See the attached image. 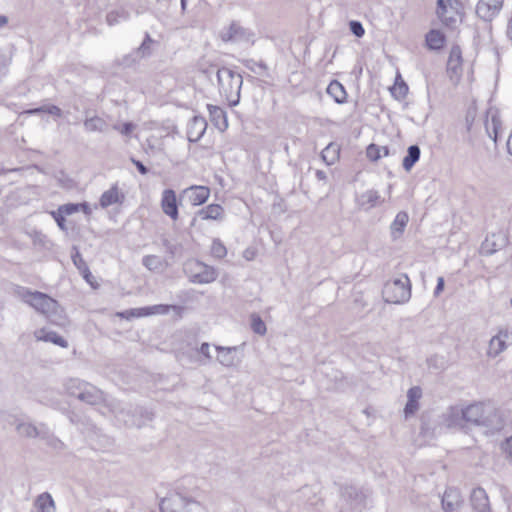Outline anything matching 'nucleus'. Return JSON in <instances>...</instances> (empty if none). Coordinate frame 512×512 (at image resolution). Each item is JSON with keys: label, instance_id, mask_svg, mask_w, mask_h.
<instances>
[{"label": "nucleus", "instance_id": "f257e3e1", "mask_svg": "<svg viewBox=\"0 0 512 512\" xmlns=\"http://www.w3.org/2000/svg\"><path fill=\"white\" fill-rule=\"evenodd\" d=\"M464 425L500 428L497 410L483 403H474L462 408Z\"/></svg>", "mask_w": 512, "mask_h": 512}, {"label": "nucleus", "instance_id": "f03ea898", "mask_svg": "<svg viewBox=\"0 0 512 512\" xmlns=\"http://www.w3.org/2000/svg\"><path fill=\"white\" fill-rule=\"evenodd\" d=\"M28 305L44 314L53 324L62 326L66 323V316L58 302L43 292L34 291Z\"/></svg>", "mask_w": 512, "mask_h": 512}, {"label": "nucleus", "instance_id": "7ed1b4c3", "mask_svg": "<svg viewBox=\"0 0 512 512\" xmlns=\"http://www.w3.org/2000/svg\"><path fill=\"white\" fill-rule=\"evenodd\" d=\"M216 75L220 93L225 96L230 106H236L240 100L242 76L226 67L219 68Z\"/></svg>", "mask_w": 512, "mask_h": 512}, {"label": "nucleus", "instance_id": "20e7f679", "mask_svg": "<svg viewBox=\"0 0 512 512\" xmlns=\"http://www.w3.org/2000/svg\"><path fill=\"white\" fill-rule=\"evenodd\" d=\"M109 410L115 415L119 422L127 427L141 428L152 421L154 414L145 408L137 407L133 411L121 405L118 401L109 404Z\"/></svg>", "mask_w": 512, "mask_h": 512}, {"label": "nucleus", "instance_id": "39448f33", "mask_svg": "<svg viewBox=\"0 0 512 512\" xmlns=\"http://www.w3.org/2000/svg\"><path fill=\"white\" fill-rule=\"evenodd\" d=\"M382 297L391 304H403L411 297V283L407 275L389 280L384 284Z\"/></svg>", "mask_w": 512, "mask_h": 512}, {"label": "nucleus", "instance_id": "423d86ee", "mask_svg": "<svg viewBox=\"0 0 512 512\" xmlns=\"http://www.w3.org/2000/svg\"><path fill=\"white\" fill-rule=\"evenodd\" d=\"M184 272L193 283L207 284L213 282L217 273L215 269L200 261H189L184 265Z\"/></svg>", "mask_w": 512, "mask_h": 512}, {"label": "nucleus", "instance_id": "0eeeda50", "mask_svg": "<svg viewBox=\"0 0 512 512\" xmlns=\"http://www.w3.org/2000/svg\"><path fill=\"white\" fill-rule=\"evenodd\" d=\"M461 3L459 0H437V15L449 28H455Z\"/></svg>", "mask_w": 512, "mask_h": 512}, {"label": "nucleus", "instance_id": "6e6552de", "mask_svg": "<svg viewBox=\"0 0 512 512\" xmlns=\"http://www.w3.org/2000/svg\"><path fill=\"white\" fill-rule=\"evenodd\" d=\"M84 390L79 394V400L89 405H99L104 403L108 408L114 400L108 401L105 393L96 386L86 383L83 384Z\"/></svg>", "mask_w": 512, "mask_h": 512}, {"label": "nucleus", "instance_id": "1a4fd4ad", "mask_svg": "<svg viewBox=\"0 0 512 512\" xmlns=\"http://www.w3.org/2000/svg\"><path fill=\"white\" fill-rule=\"evenodd\" d=\"M253 33L242 27L238 22L233 21L229 27L220 33V38L224 42L249 41Z\"/></svg>", "mask_w": 512, "mask_h": 512}, {"label": "nucleus", "instance_id": "9d476101", "mask_svg": "<svg viewBox=\"0 0 512 512\" xmlns=\"http://www.w3.org/2000/svg\"><path fill=\"white\" fill-rule=\"evenodd\" d=\"M440 425L446 428L464 429L462 408L458 406L448 407L440 416Z\"/></svg>", "mask_w": 512, "mask_h": 512}, {"label": "nucleus", "instance_id": "9b49d317", "mask_svg": "<svg viewBox=\"0 0 512 512\" xmlns=\"http://www.w3.org/2000/svg\"><path fill=\"white\" fill-rule=\"evenodd\" d=\"M210 196V189L206 186H190L181 193V200H187L193 206L204 204Z\"/></svg>", "mask_w": 512, "mask_h": 512}, {"label": "nucleus", "instance_id": "f8f14e48", "mask_svg": "<svg viewBox=\"0 0 512 512\" xmlns=\"http://www.w3.org/2000/svg\"><path fill=\"white\" fill-rule=\"evenodd\" d=\"M504 0H479L476 14L484 21H491L501 10Z\"/></svg>", "mask_w": 512, "mask_h": 512}, {"label": "nucleus", "instance_id": "ddd939ff", "mask_svg": "<svg viewBox=\"0 0 512 512\" xmlns=\"http://www.w3.org/2000/svg\"><path fill=\"white\" fill-rule=\"evenodd\" d=\"M464 500L461 493L456 488H447L442 496L441 504L445 512H458L462 507Z\"/></svg>", "mask_w": 512, "mask_h": 512}, {"label": "nucleus", "instance_id": "4468645a", "mask_svg": "<svg viewBox=\"0 0 512 512\" xmlns=\"http://www.w3.org/2000/svg\"><path fill=\"white\" fill-rule=\"evenodd\" d=\"M162 211L169 216L172 220H177L179 217L178 202L176 193L172 189H165L161 198Z\"/></svg>", "mask_w": 512, "mask_h": 512}, {"label": "nucleus", "instance_id": "2eb2a0df", "mask_svg": "<svg viewBox=\"0 0 512 512\" xmlns=\"http://www.w3.org/2000/svg\"><path fill=\"white\" fill-rule=\"evenodd\" d=\"M507 244V238L504 234H492L487 236L481 244V253L484 255H492L498 250L505 247Z\"/></svg>", "mask_w": 512, "mask_h": 512}, {"label": "nucleus", "instance_id": "dca6fc26", "mask_svg": "<svg viewBox=\"0 0 512 512\" xmlns=\"http://www.w3.org/2000/svg\"><path fill=\"white\" fill-rule=\"evenodd\" d=\"M207 129V121L202 116H194L187 128V138L189 142L195 143L199 141Z\"/></svg>", "mask_w": 512, "mask_h": 512}, {"label": "nucleus", "instance_id": "f3484780", "mask_svg": "<svg viewBox=\"0 0 512 512\" xmlns=\"http://www.w3.org/2000/svg\"><path fill=\"white\" fill-rule=\"evenodd\" d=\"M186 496L180 492L165 497L161 500L160 509L162 512H182L185 508Z\"/></svg>", "mask_w": 512, "mask_h": 512}, {"label": "nucleus", "instance_id": "a211bd4d", "mask_svg": "<svg viewBox=\"0 0 512 512\" xmlns=\"http://www.w3.org/2000/svg\"><path fill=\"white\" fill-rule=\"evenodd\" d=\"M340 494L344 500L350 502V504L354 507L361 506L364 503L366 497L362 490L351 484H345L341 486Z\"/></svg>", "mask_w": 512, "mask_h": 512}, {"label": "nucleus", "instance_id": "6ab92c4d", "mask_svg": "<svg viewBox=\"0 0 512 512\" xmlns=\"http://www.w3.org/2000/svg\"><path fill=\"white\" fill-rule=\"evenodd\" d=\"M470 503L473 510L476 512H490L488 495L482 487H477L472 490Z\"/></svg>", "mask_w": 512, "mask_h": 512}, {"label": "nucleus", "instance_id": "aec40b11", "mask_svg": "<svg viewBox=\"0 0 512 512\" xmlns=\"http://www.w3.org/2000/svg\"><path fill=\"white\" fill-rule=\"evenodd\" d=\"M17 432L26 438H46L48 436V429L45 424H40L39 427L32 423L20 422L16 425Z\"/></svg>", "mask_w": 512, "mask_h": 512}, {"label": "nucleus", "instance_id": "412c9836", "mask_svg": "<svg viewBox=\"0 0 512 512\" xmlns=\"http://www.w3.org/2000/svg\"><path fill=\"white\" fill-rule=\"evenodd\" d=\"M217 360L225 367L236 366L240 362L236 347L216 346Z\"/></svg>", "mask_w": 512, "mask_h": 512}, {"label": "nucleus", "instance_id": "4be33fe9", "mask_svg": "<svg viewBox=\"0 0 512 512\" xmlns=\"http://www.w3.org/2000/svg\"><path fill=\"white\" fill-rule=\"evenodd\" d=\"M170 310H173L176 313V315L180 318L182 316L184 308L177 305L159 304L138 309L137 316H147L151 314L165 315L168 314Z\"/></svg>", "mask_w": 512, "mask_h": 512}, {"label": "nucleus", "instance_id": "5701e85b", "mask_svg": "<svg viewBox=\"0 0 512 512\" xmlns=\"http://www.w3.org/2000/svg\"><path fill=\"white\" fill-rule=\"evenodd\" d=\"M211 123L221 132L228 128L226 112L219 106L212 104L207 105Z\"/></svg>", "mask_w": 512, "mask_h": 512}, {"label": "nucleus", "instance_id": "b1692460", "mask_svg": "<svg viewBox=\"0 0 512 512\" xmlns=\"http://www.w3.org/2000/svg\"><path fill=\"white\" fill-rule=\"evenodd\" d=\"M34 336L38 341L51 342L62 348L68 347V342L54 331L47 330L46 328L38 329L34 332Z\"/></svg>", "mask_w": 512, "mask_h": 512}, {"label": "nucleus", "instance_id": "393cba45", "mask_svg": "<svg viewBox=\"0 0 512 512\" xmlns=\"http://www.w3.org/2000/svg\"><path fill=\"white\" fill-rule=\"evenodd\" d=\"M422 396V390L419 386L411 387L407 392V403L404 408L406 417L412 416L419 408V399Z\"/></svg>", "mask_w": 512, "mask_h": 512}, {"label": "nucleus", "instance_id": "a878e982", "mask_svg": "<svg viewBox=\"0 0 512 512\" xmlns=\"http://www.w3.org/2000/svg\"><path fill=\"white\" fill-rule=\"evenodd\" d=\"M508 337L507 332H499L497 335L493 336L489 341V346L487 350V355L489 357L495 358L501 352L506 349V338Z\"/></svg>", "mask_w": 512, "mask_h": 512}, {"label": "nucleus", "instance_id": "bb28decb", "mask_svg": "<svg viewBox=\"0 0 512 512\" xmlns=\"http://www.w3.org/2000/svg\"><path fill=\"white\" fill-rule=\"evenodd\" d=\"M487 114L491 115V120L486 121L485 128L489 137L496 143L502 129L501 120L496 111L490 109Z\"/></svg>", "mask_w": 512, "mask_h": 512}, {"label": "nucleus", "instance_id": "cd10ccee", "mask_svg": "<svg viewBox=\"0 0 512 512\" xmlns=\"http://www.w3.org/2000/svg\"><path fill=\"white\" fill-rule=\"evenodd\" d=\"M197 215L202 220H222L224 216V209L219 204H210L205 208L200 209Z\"/></svg>", "mask_w": 512, "mask_h": 512}, {"label": "nucleus", "instance_id": "c85d7f7f", "mask_svg": "<svg viewBox=\"0 0 512 512\" xmlns=\"http://www.w3.org/2000/svg\"><path fill=\"white\" fill-rule=\"evenodd\" d=\"M34 506L38 512H55L56 510L55 502L48 492L39 494L35 499Z\"/></svg>", "mask_w": 512, "mask_h": 512}, {"label": "nucleus", "instance_id": "c756f323", "mask_svg": "<svg viewBox=\"0 0 512 512\" xmlns=\"http://www.w3.org/2000/svg\"><path fill=\"white\" fill-rule=\"evenodd\" d=\"M409 221V216L407 212L400 211L394 221L390 225L391 235L393 239H397L402 233L404 232V229Z\"/></svg>", "mask_w": 512, "mask_h": 512}, {"label": "nucleus", "instance_id": "7c9ffc66", "mask_svg": "<svg viewBox=\"0 0 512 512\" xmlns=\"http://www.w3.org/2000/svg\"><path fill=\"white\" fill-rule=\"evenodd\" d=\"M327 93L335 100L338 104L346 102L347 93L344 86L337 80H333L327 87Z\"/></svg>", "mask_w": 512, "mask_h": 512}, {"label": "nucleus", "instance_id": "2f4dec72", "mask_svg": "<svg viewBox=\"0 0 512 512\" xmlns=\"http://www.w3.org/2000/svg\"><path fill=\"white\" fill-rule=\"evenodd\" d=\"M71 259L73 264L77 267L83 277L90 282L89 278L92 277V274L89 270L88 265L84 261L79 249L76 246L72 247Z\"/></svg>", "mask_w": 512, "mask_h": 512}, {"label": "nucleus", "instance_id": "473e14b6", "mask_svg": "<svg viewBox=\"0 0 512 512\" xmlns=\"http://www.w3.org/2000/svg\"><path fill=\"white\" fill-rule=\"evenodd\" d=\"M445 35L439 30L432 29L426 34V44L431 50H440L445 45Z\"/></svg>", "mask_w": 512, "mask_h": 512}, {"label": "nucleus", "instance_id": "72a5a7b5", "mask_svg": "<svg viewBox=\"0 0 512 512\" xmlns=\"http://www.w3.org/2000/svg\"><path fill=\"white\" fill-rule=\"evenodd\" d=\"M83 125H84L85 130L88 132H100V133L106 132L107 127H108L107 122L103 118L98 117V116H93L90 118L87 117L84 120Z\"/></svg>", "mask_w": 512, "mask_h": 512}, {"label": "nucleus", "instance_id": "f704fd0d", "mask_svg": "<svg viewBox=\"0 0 512 512\" xmlns=\"http://www.w3.org/2000/svg\"><path fill=\"white\" fill-rule=\"evenodd\" d=\"M421 154L420 147L418 145H411L407 149V154L403 159L402 166L406 171H410L412 167L419 160Z\"/></svg>", "mask_w": 512, "mask_h": 512}, {"label": "nucleus", "instance_id": "c9c22d12", "mask_svg": "<svg viewBox=\"0 0 512 512\" xmlns=\"http://www.w3.org/2000/svg\"><path fill=\"white\" fill-rule=\"evenodd\" d=\"M340 148L336 143L328 144L321 152V157L327 165L334 164L339 158Z\"/></svg>", "mask_w": 512, "mask_h": 512}, {"label": "nucleus", "instance_id": "e433bc0d", "mask_svg": "<svg viewBox=\"0 0 512 512\" xmlns=\"http://www.w3.org/2000/svg\"><path fill=\"white\" fill-rule=\"evenodd\" d=\"M119 202H121V200L117 186H113L109 190L105 191L100 198V205L103 208H107L108 206Z\"/></svg>", "mask_w": 512, "mask_h": 512}, {"label": "nucleus", "instance_id": "4c0bfd02", "mask_svg": "<svg viewBox=\"0 0 512 512\" xmlns=\"http://www.w3.org/2000/svg\"><path fill=\"white\" fill-rule=\"evenodd\" d=\"M154 43L155 41L151 38L150 34L146 33L140 46L135 49V52L139 56L140 60L152 55V46Z\"/></svg>", "mask_w": 512, "mask_h": 512}, {"label": "nucleus", "instance_id": "58836bf2", "mask_svg": "<svg viewBox=\"0 0 512 512\" xmlns=\"http://www.w3.org/2000/svg\"><path fill=\"white\" fill-rule=\"evenodd\" d=\"M408 90V85L402 80L400 75L396 77L395 84L390 88L392 96L397 100H403Z\"/></svg>", "mask_w": 512, "mask_h": 512}, {"label": "nucleus", "instance_id": "ea45409f", "mask_svg": "<svg viewBox=\"0 0 512 512\" xmlns=\"http://www.w3.org/2000/svg\"><path fill=\"white\" fill-rule=\"evenodd\" d=\"M241 63L250 71L257 73L259 75L265 76L267 75L268 67L263 61H255L253 59H243Z\"/></svg>", "mask_w": 512, "mask_h": 512}, {"label": "nucleus", "instance_id": "a19ab883", "mask_svg": "<svg viewBox=\"0 0 512 512\" xmlns=\"http://www.w3.org/2000/svg\"><path fill=\"white\" fill-rule=\"evenodd\" d=\"M86 383L87 382L79 380V379H69L65 383L66 392L69 395H71L73 397H76L78 399L79 398V394L81 392H83V390H84L83 384H86Z\"/></svg>", "mask_w": 512, "mask_h": 512}, {"label": "nucleus", "instance_id": "79ce46f5", "mask_svg": "<svg viewBox=\"0 0 512 512\" xmlns=\"http://www.w3.org/2000/svg\"><path fill=\"white\" fill-rule=\"evenodd\" d=\"M461 50L459 46H454L451 49L449 59H448V69L452 70L454 73L458 72V68L461 64Z\"/></svg>", "mask_w": 512, "mask_h": 512}, {"label": "nucleus", "instance_id": "37998d69", "mask_svg": "<svg viewBox=\"0 0 512 512\" xmlns=\"http://www.w3.org/2000/svg\"><path fill=\"white\" fill-rule=\"evenodd\" d=\"M380 196L376 190H368L361 194L359 198V203L361 206L369 205V207H374Z\"/></svg>", "mask_w": 512, "mask_h": 512}, {"label": "nucleus", "instance_id": "c03bdc74", "mask_svg": "<svg viewBox=\"0 0 512 512\" xmlns=\"http://www.w3.org/2000/svg\"><path fill=\"white\" fill-rule=\"evenodd\" d=\"M251 328L254 333L261 336L264 335L267 331L266 324L264 323L262 318L256 313H253L251 315Z\"/></svg>", "mask_w": 512, "mask_h": 512}, {"label": "nucleus", "instance_id": "a18cd8bd", "mask_svg": "<svg viewBox=\"0 0 512 512\" xmlns=\"http://www.w3.org/2000/svg\"><path fill=\"white\" fill-rule=\"evenodd\" d=\"M140 61L139 56L136 54L135 50H133L131 53L123 56L121 59L118 60V64L124 68H130L137 64Z\"/></svg>", "mask_w": 512, "mask_h": 512}, {"label": "nucleus", "instance_id": "49530a36", "mask_svg": "<svg viewBox=\"0 0 512 512\" xmlns=\"http://www.w3.org/2000/svg\"><path fill=\"white\" fill-rule=\"evenodd\" d=\"M211 253L214 257L221 259L226 256L227 250L219 239H214L211 246Z\"/></svg>", "mask_w": 512, "mask_h": 512}, {"label": "nucleus", "instance_id": "de8ad7c7", "mask_svg": "<svg viewBox=\"0 0 512 512\" xmlns=\"http://www.w3.org/2000/svg\"><path fill=\"white\" fill-rule=\"evenodd\" d=\"M143 265L148 268L149 270H157L160 265L161 261L158 256L155 255H147L142 260Z\"/></svg>", "mask_w": 512, "mask_h": 512}, {"label": "nucleus", "instance_id": "09e8293b", "mask_svg": "<svg viewBox=\"0 0 512 512\" xmlns=\"http://www.w3.org/2000/svg\"><path fill=\"white\" fill-rule=\"evenodd\" d=\"M33 292L34 291H31L28 288L22 287L19 285L14 287V295L19 297L21 300H23L27 304H28L29 299L31 298Z\"/></svg>", "mask_w": 512, "mask_h": 512}, {"label": "nucleus", "instance_id": "8fccbe9b", "mask_svg": "<svg viewBox=\"0 0 512 512\" xmlns=\"http://www.w3.org/2000/svg\"><path fill=\"white\" fill-rule=\"evenodd\" d=\"M182 512H203V506L200 502L186 497L185 508Z\"/></svg>", "mask_w": 512, "mask_h": 512}, {"label": "nucleus", "instance_id": "3c124183", "mask_svg": "<svg viewBox=\"0 0 512 512\" xmlns=\"http://www.w3.org/2000/svg\"><path fill=\"white\" fill-rule=\"evenodd\" d=\"M366 155L371 161H378L381 158V148L376 144H370L366 148Z\"/></svg>", "mask_w": 512, "mask_h": 512}, {"label": "nucleus", "instance_id": "603ef678", "mask_svg": "<svg viewBox=\"0 0 512 512\" xmlns=\"http://www.w3.org/2000/svg\"><path fill=\"white\" fill-rule=\"evenodd\" d=\"M349 29L353 35L359 38L365 34V30L362 23L357 20H351L349 22Z\"/></svg>", "mask_w": 512, "mask_h": 512}, {"label": "nucleus", "instance_id": "864d4df0", "mask_svg": "<svg viewBox=\"0 0 512 512\" xmlns=\"http://www.w3.org/2000/svg\"><path fill=\"white\" fill-rule=\"evenodd\" d=\"M213 66L214 65L204 57L197 62L198 70L205 75H209L211 73V68Z\"/></svg>", "mask_w": 512, "mask_h": 512}, {"label": "nucleus", "instance_id": "5fc2aeb1", "mask_svg": "<svg viewBox=\"0 0 512 512\" xmlns=\"http://www.w3.org/2000/svg\"><path fill=\"white\" fill-rule=\"evenodd\" d=\"M113 129L119 131L121 134L125 136H129L132 131L135 129V125L132 122H126L123 125H114Z\"/></svg>", "mask_w": 512, "mask_h": 512}, {"label": "nucleus", "instance_id": "6e6d98bb", "mask_svg": "<svg viewBox=\"0 0 512 512\" xmlns=\"http://www.w3.org/2000/svg\"><path fill=\"white\" fill-rule=\"evenodd\" d=\"M60 212H62L65 215H72L75 212H78L80 210L79 204L69 203L62 205L58 208Z\"/></svg>", "mask_w": 512, "mask_h": 512}, {"label": "nucleus", "instance_id": "4d7b16f0", "mask_svg": "<svg viewBox=\"0 0 512 512\" xmlns=\"http://www.w3.org/2000/svg\"><path fill=\"white\" fill-rule=\"evenodd\" d=\"M52 216L54 217L58 227L63 231H67L65 214L57 210L56 212H52Z\"/></svg>", "mask_w": 512, "mask_h": 512}, {"label": "nucleus", "instance_id": "13d9d810", "mask_svg": "<svg viewBox=\"0 0 512 512\" xmlns=\"http://www.w3.org/2000/svg\"><path fill=\"white\" fill-rule=\"evenodd\" d=\"M502 449L507 458L512 460V436L505 440V442L502 444Z\"/></svg>", "mask_w": 512, "mask_h": 512}, {"label": "nucleus", "instance_id": "bf43d9fd", "mask_svg": "<svg viewBox=\"0 0 512 512\" xmlns=\"http://www.w3.org/2000/svg\"><path fill=\"white\" fill-rule=\"evenodd\" d=\"M131 162L135 165L140 174L146 175L149 172V169L140 160L132 157Z\"/></svg>", "mask_w": 512, "mask_h": 512}, {"label": "nucleus", "instance_id": "052dcab7", "mask_svg": "<svg viewBox=\"0 0 512 512\" xmlns=\"http://www.w3.org/2000/svg\"><path fill=\"white\" fill-rule=\"evenodd\" d=\"M162 243L167 252L171 255L175 254L177 248L175 244H172L168 239H163Z\"/></svg>", "mask_w": 512, "mask_h": 512}, {"label": "nucleus", "instance_id": "680f3d73", "mask_svg": "<svg viewBox=\"0 0 512 512\" xmlns=\"http://www.w3.org/2000/svg\"><path fill=\"white\" fill-rule=\"evenodd\" d=\"M210 345L206 342L202 343L201 346H200V349H199V352L204 355L207 359H211V355H210Z\"/></svg>", "mask_w": 512, "mask_h": 512}, {"label": "nucleus", "instance_id": "e2e57ef3", "mask_svg": "<svg viewBox=\"0 0 512 512\" xmlns=\"http://www.w3.org/2000/svg\"><path fill=\"white\" fill-rule=\"evenodd\" d=\"M444 285H445L444 278L443 277H439L438 280H437L436 288L434 290V295L435 296H438L443 291Z\"/></svg>", "mask_w": 512, "mask_h": 512}, {"label": "nucleus", "instance_id": "0e129e2a", "mask_svg": "<svg viewBox=\"0 0 512 512\" xmlns=\"http://www.w3.org/2000/svg\"><path fill=\"white\" fill-rule=\"evenodd\" d=\"M48 113L60 117L62 115V110L58 106L52 105L49 107Z\"/></svg>", "mask_w": 512, "mask_h": 512}, {"label": "nucleus", "instance_id": "69168bd1", "mask_svg": "<svg viewBox=\"0 0 512 512\" xmlns=\"http://www.w3.org/2000/svg\"><path fill=\"white\" fill-rule=\"evenodd\" d=\"M79 205H80V210H82L86 215L91 214V208L88 203L83 202V203H79Z\"/></svg>", "mask_w": 512, "mask_h": 512}, {"label": "nucleus", "instance_id": "338daca9", "mask_svg": "<svg viewBox=\"0 0 512 512\" xmlns=\"http://www.w3.org/2000/svg\"><path fill=\"white\" fill-rule=\"evenodd\" d=\"M507 37L512 41V15L507 24Z\"/></svg>", "mask_w": 512, "mask_h": 512}, {"label": "nucleus", "instance_id": "774afa93", "mask_svg": "<svg viewBox=\"0 0 512 512\" xmlns=\"http://www.w3.org/2000/svg\"><path fill=\"white\" fill-rule=\"evenodd\" d=\"M507 149L510 155H512V132L509 135V138L507 140Z\"/></svg>", "mask_w": 512, "mask_h": 512}]
</instances>
